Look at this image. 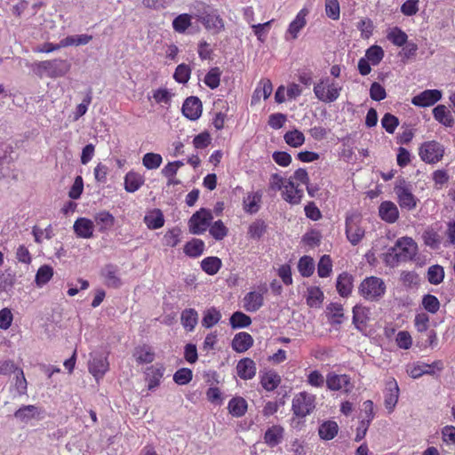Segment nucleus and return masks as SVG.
Here are the masks:
<instances>
[{
    "label": "nucleus",
    "mask_w": 455,
    "mask_h": 455,
    "mask_svg": "<svg viewBox=\"0 0 455 455\" xmlns=\"http://www.w3.org/2000/svg\"><path fill=\"white\" fill-rule=\"evenodd\" d=\"M422 238L424 243L431 249H438L440 247L441 236L434 228H427L422 235Z\"/></svg>",
    "instance_id": "52"
},
{
    "label": "nucleus",
    "mask_w": 455,
    "mask_h": 455,
    "mask_svg": "<svg viewBox=\"0 0 455 455\" xmlns=\"http://www.w3.org/2000/svg\"><path fill=\"white\" fill-rule=\"evenodd\" d=\"M213 216L210 210L201 208L188 220V229L193 235H201L210 227Z\"/></svg>",
    "instance_id": "10"
},
{
    "label": "nucleus",
    "mask_w": 455,
    "mask_h": 455,
    "mask_svg": "<svg viewBox=\"0 0 455 455\" xmlns=\"http://www.w3.org/2000/svg\"><path fill=\"white\" fill-rule=\"evenodd\" d=\"M145 183V178L140 172L130 171L124 176V189L128 193L138 191Z\"/></svg>",
    "instance_id": "27"
},
{
    "label": "nucleus",
    "mask_w": 455,
    "mask_h": 455,
    "mask_svg": "<svg viewBox=\"0 0 455 455\" xmlns=\"http://www.w3.org/2000/svg\"><path fill=\"white\" fill-rule=\"evenodd\" d=\"M74 232L79 238L89 239L93 236L94 223L87 218H78L73 225Z\"/></svg>",
    "instance_id": "22"
},
{
    "label": "nucleus",
    "mask_w": 455,
    "mask_h": 455,
    "mask_svg": "<svg viewBox=\"0 0 455 455\" xmlns=\"http://www.w3.org/2000/svg\"><path fill=\"white\" fill-rule=\"evenodd\" d=\"M89 372L99 381L109 370V363L107 355L98 353H92L88 363Z\"/></svg>",
    "instance_id": "13"
},
{
    "label": "nucleus",
    "mask_w": 455,
    "mask_h": 455,
    "mask_svg": "<svg viewBox=\"0 0 455 455\" xmlns=\"http://www.w3.org/2000/svg\"><path fill=\"white\" fill-rule=\"evenodd\" d=\"M283 140L290 147L299 148L305 143V135L299 130L293 129L285 132Z\"/></svg>",
    "instance_id": "44"
},
{
    "label": "nucleus",
    "mask_w": 455,
    "mask_h": 455,
    "mask_svg": "<svg viewBox=\"0 0 455 455\" xmlns=\"http://www.w3.org/2000/svg\"><path fill=\"white\" fill-rule=\"evenodd\" d=\"M192 25V16L188 13L178 15L172 20L173 30L177 33L183 34Z\"/></svg>",
    "instance_id": "48"
},
{
    "label": "nucleus",
    "mask_w": 455,
    "mask_h": 455,
    "mask_svg": "<svg viewBox=\"0 0 455 455\" xmlns=\"http://www.w3.org/2000/svg\"><path fill=\"white\" fill-rule=\"evenodd\" d=\"M445 154L444 146L437 140H427L420 144L419 156L427 164H435L442 161Z\"/></svg>",
    "instance_id": "7"
},
{
    "label": "nucleus",
    "mask_w": 455,
    "mask_h": 455,
    "mask_svg": "<svg viewBox=\"0 0 455 455\" xmlns=\"http://www.w3.org/2000/svg\"><path fill=\"white\" fill-rule=\"evenodd\" d=\"M164 369L163 367L148 369L147 373L148 387L152 390L160 385L161 379L164 376Z\"/></svg>",
    "instance_id": "50"
},
{
    "label": "nucleus",
    "mask_w": 455,
    "mask_h": 455,
    "mask_svg": "<svg viewBox=\"0 0 455 455\" xmlns=\"http://www.w3.org/2000/svg\"><path fill=\"white\" fill-rule=\"evenodd\" d=\"M193 378V372L188 368L179 369L173 375V380L178 385H187Z\"/></svg>",
    "instance_id": "62"
},
{
    "label": "nucleus",
    "mask_w": 455,
    "mask_h": 455,
    "mask_svg": "<svg viewBox=\"0 0 455 455\" xmlns=\"http://www.w3.org/2000/svg\"><path fill=\"white\" fill-rule=\"evenodd\" d=\"M267 225L261 219L252 221L248 227V236L253 240H259L267 232Z\"/></svg>",
    "instance_id": "41"
},
{
    "label": "nucleus",
    "mask_w": 455,
    "mask_h": 455,
    "mask_svg": "<svg viewBox=\"0 0 455 455\" xmlns=\"http://www.w3.org/2000/svg\"><path fill=\"white\" fill-rule=\"evenodd\" d=\"M203 112V106L198 97L191 96L185 100L182 105L183 115L191 121L200 118Z\"/></svg>",
    "instance_id": "17"
},
{
    "label": "nucleus",
    "mask_w": 455,
    "mask_h": 455,
    "mask_svg": "<svg viewBox=\"0 0 455 455\" xmlns=\"http://www.w3.org/2000/svg\"><path fill=\"white\" fill-rule=\"evenodd\" d=\"M281 376L274 370L260 371L259 383L267 392L274 391L281 384Z\"/></svg>",
    "instance_id": "21"
},
{
    "label": "nucleus",
    "mask_w": 455,
    "mask_h": 455,
    "mask_svg": "<svg viewBox=\"0 0 455 455\" xmlns=\"http://www.w3.org/2000/svg\"><path fill=\"white\" fill-rule=\"evenodd\" d=\"M326 387L331 391H342L343 393H350L354 386L351 378L347 374H337L329 372L326 376Z\"/></svg>",
    "instance_id": "12"
},
{
    "label": "nucleus",
    "mask_w": 455,
    "mask_h": 455,
    "mask_svg": "<svg viewBox=\"0 0 455 455\" xmlns=\"http://www.w3.org/2000/svg\"><path fill=\"white\" fill-rule=\"evenodd\" d=\"M229 323L232 329L245 328L251 325V319L246 314L236 311L231 315Z\"/></svg>",
    "instance_id": "47"
},
{
    "label": "nucleus",
    "mask_w": 455,
    "mask_h": 455,
    "mask_svg": "<svg viewBox=\"0 0 455 455\" xmlns=\"http://www.w3.org/2000/svg\"><path fill=\"white\" fill-rule=\"evenodd\" d=\"M53 276V268L49 265L41 266L35 276V283L37 287L45 285Z\"/></svg>",
    "instance_id": "46"
},
{
    "label": "nucleus",
    "mask_w": 455,
    "mask_h": 455,
    "mask_svg": "<svg viewBox=\"0 0 455 455\" xmlns=\"http://www.w3.org/2000/svg\"><path fill=\"white\" fill-rule=\"evenodd\" d=\"M444 270L440 265H433L427 270V280L431 284L437 285L443 281Z\"/></svg>",
    "instance_id": "56"
},
{
    "label": "nucleus",
    "mask_w": 455,
    "mask_h": 455,
    "mask_svg": "<svg viewBox=\"0 0 455 455\" xmlns=\"http://www.w3.org/2000/svg\"><path fill=\"white\" fill-rule=\"evenodd\" d=\"M362 224L363 216L360 212H347L345 220V233L347 240L352 245H357L365 235V229Z\"/></svg>",
    "instance_id": "5"
},
{
    "label": "nucleus",
    "mask_w": 455,
    "mask_h": 455,
    "mask_svg": "<svg viewBox=\"0 0 455 455\" xmlns=\"http://www.w3.org/2000/svg\"><path fill=\"white\" fill-rule=\"evenodd\" d=\"M394 191L399 206L407 211L414 210L419 203V199L414 196L412 185L404 179H399L395 181Z\"/></svg>",
    "instance_id": "6"
},
{
    "label": "nucleus",
    "mask_w": 455,
    "mask_h": 455,
    "mask_svg": "<svg viewBox=\"0 0 455 455\" xmlns=\"http://www.w3.org/2000/svg\"><path fill=\"white\" fill-rule=\"evenodd\" d=\"M387 38L395 45L403 46L406 44L408 36L401 28L395 27L387 33Z\"/></svg>",
    "instance_id": "57"
},
{
    "label": "nucleus",
    "mask_w": 455,
    "mask_h": 455,
    "mask_svg": "<svg viewBox=\"0 0 455 455\" xmlns=\"http://www.w3.org/2000/svg\"><path fill=\"white\" fill-rule=\"evenodd\" d=\"M133 356L138 363H150L155 360V353L148 345H142L135 347Z\"/></svg>",
    "instance_id": "39"
},
{
    "label": "nucleus",
    "mask_w": 455,
    "mask_h": 455,
    "mask_svg": "<svg viewBox=\"0 0 455 455\" xmlns=\"http://www.w3.org/2000/svg\"><path fill=\"white\" fill-rule=\"evenodd\" d=\"M33 72L42 77L58 78L66 76L71 68L67 60L53 59L48 60L36 61L31 66Z\"/></svg>",
    "instance_id": "1"
},
{
    "label": "nucleus",
    "mask_w": 455,
    "mask_h": 455,
    "mask_svg": "<svg viewBox=\"0 0 455 455\" xmlns=\"http://www.w3.org/2000/svg\"><path fill=\"white\" fill-rule=\"evenodd\" d=\"M264 303L263 293L259 291H249L243 299V307L247 312L258 311Z\"/></svg>",
    "instance_id": "24"
},
{
    "label": "nucleus",
    "mask_w": 455,
    "mask_h": 455,
    "mask_svg": "<svg viewBox=\"0 0 455 455\" xmlns=\"http://www.w3.org/2000/svg\"><path fill=\"white\" fill-rule=\"evenodd\" d=\"M385 282L377 276L364 278L359 285V294L368 301H379L386 293Z\"/></svg>",
    "instance_id": "4"
},
{
    "label": "nucleus",
    "mask_w": 455,
    "mask_h": 455,
    "mask_svg": "<svg viewBox=\"0 0 455 455\" xmlns=\"http://www.w3.org/2000/svg\"><path fill=\"white\" fill-rule=\"evenodd\" d=\"M42 414H43V411L39 407L33 405V404H28V405H22L20 408H19L14 412L13 416L18 421H20L21 423L28 424L33 419H35V420L42 419H43Z\"/></svg>",
    "instance_id": "16"
},
{
    "label": "nucleus",
    "mask_w": 455,
    "mask_h": 455,
    "mask_svg": "<svg viewBox=\"0 0 455 455\" xmlns=\"http://www.w3.org/2000/svg\"><path fill=\"white\" fill-rule=\"evenodd\" d=\"M332 271V262L329 255H323L321 257L318 266L317 274L320 277H328Z\"/></svg>",
    "instance_id": "60"
},
{
    "label": "nucleus",
    "mask_w": 455,
    "mask_h": 455,
    "mask_svg": "<svg viewBox=\"0 0 455 455\" xmlns=\"http://www.w3.org/2000/svg\"><path fill=\"white\" fill-rule=\"evenodd\" d=\"M399 387L397 381L394 378H390L386 382L384 392V404L388 413L394 411L399 399Z\"/></svg>",
    "instance_id": "15"
},
{
    "label": "nucleus",
    "mask_w": 455,
    "mask_h": 455,
    "mask_svg": "<svg viewBox=\"0 0 455 455\" xmlns=\"http://www.w3.org/2000/svg\"><path fill=\"white\" fill-rule=\"evenodd\" d=\"M248 409L246 400L242 396H235L230 399L228 404V412L235 418L243 417Z\"/></svg>",
    "instance_id": "31"
},
{
    "label": "nucleus",
    "mask_w": 455,
    "mask_h": 455,
    "mask_svg": "<svg viewBox=\"0 0 455 455\" xmlns=\"http://www.w3.org/2000/svg\"><path fill=\"white\" fill-rule=\"evenodd\" d=\"M163 157L157 153H146L142 157V164L148 170H156L161 166Z\"/></svg>",
    "instance_id": "54"
},
{
    "label": "nucleus",
    "mask_w": 455,
    "mask_h": 455,
    "mask_svg": "<svg viewBox=\"0 0 455 455\" xmlns=\"http://www.w3.org/2000/svg\"><path fill=\"white\" fill-rule=\"evenodd\" d=\"M204 242L199 238H193L184 245V253L190 258H198L204 251Z\"/></svg>",
    "instance_id": "36"
},
{
    "label": "nucleus",
    "mask_w": 455,
    "mask_h": 455,
    "mask_svg": "<svg viewBox=\"0 0 455 455\" xmlns=\"http://www.w3.org/2000/svg\"><path fill=\"white\" fill-rule=\"evenodd\" d=\"M144 222L149 229H158L164 225V217L161 210L154 209L144 217Z\"/></svg>",
    "instance_id": "37"
},
{
    "label": "nucleus",
    "mask_w": 455,
    "mask_h": 455,
    "mask_svg": "<svg viewBox=\"0 0 455 455\" xmlns=\"http://www.w3.org/2000/svg\"><path fill=\"white\" fill-rule=\"evenodd\" d=\"M102 275L108 286L113 288L120 287L121 279L117 275V267L116 266L107 265L103 269Z\"/></svg>",
    "instance_id": "42"
},
{
    "label": "nucleus",
    "mask_w": 455,
    "mask_h": 455,
    "mask_svg": "<svg viewBox=\"0 0 455 455\" xmlns=\"http://www.w3.org/2000/svg\"><path fill=\"white\" fill-rule=\"evenodd\" d=\"M342 88L338 84L331 82L329 78L321 79L314 86V93L315 97L325 103L335 101L340 94Z\"/></svg>",
    "instance_id": "9"
},
{
    "label": "nucleus",
    "mask_w": 455,
    "mask_h": 455,
    "mask_svg": "<svg viewBox=\"0 0 455 455\" xmlns=\"http://www.w3.org/2000/svg\"><path fill=\"white\" fill-rule=\"evenodd\" d=\"M369 320V309L363 306H355L353 308V323L358 330L365 328Z\"/></svg>",
    "instance_id": "40"
},
{
    "label": "nucleus",
    "mask_w": 455,
    "mask_h": 455,
    "mask_svg": "<svg viewBox=\"0 0 455 455\" xmlns=\"http://www.w3.org/2000/svg\"><path fill=\"white\" fill-rule=\"evenodd\" d=\"M443 93L437 89H427L411 99V103L419 108H427L435 105L442 99Z\"/></svg>",
    "instance_id": "14"
},
{
    "label": "nucleus",
    "mask_w": 455,
    "mask_h": 455,
    "mask_svg": "<svg viewBox=\"0 0 455 455\" xmlns=\"http://www.w3.org/2000/svg\"><path fill=\"white\" fill-rule=\"evenodd\" d=\"M399 124V120L396 116L390 113H387L381 119V125L387 132L392 134L395 132Z\"/></svg>",
    "instance_id": "64"
},
{
    "label": "nucleus",
    "mask_w": 455,
    "mask_h": 455,
    "mask_svg": "<svg viewBox=\"0 0 455 455\" xmlns=\"http://www.w3.org/2000/svg\"><path fill=\"white\" fill-rule=\"evenodd\" d=\"M190 67L187 64L182 63L177 66L173 74V78L177 83L185 84L190 79Z\"/></svg>",
    "instance_id": "58"
},
{
    "label": "nucleus",
    "mask_w": 455,
    "mask_h": 455,
    "mask_svg": "<svg viewBox=\"0 0 455 455\" xmlns=\"http://www.w3.org/2000/svg\"><path fill=\"white\" fill-rule=\"evenodd\" d=\"M421 305L430 314H436L440 309L439 299L431 294H426L422 298Z\"/></svg>",
    "instance_id": "59"
},
{
    "label": "nucleus",
    "mask_w": 455,
    "mask_h": 455,
    "mask_svg": "<svg viewBox=\"0 0 455 455\" xmlns=\"http://www.w3.org/2000/svg\"><path fill=\"white\" fill-rule=\"evenodd\" d=\"M180 323L187 331H193L198 323V313L194 308H186L181 312Z\"/></svg>",
    "instance_id": "34"
},
{
    "label": "nucleus",
    "mask_w": 455,
    "mask_h": 455,
    "mask_svg": "<svg viewBox=\"0 0 455 455\" xmlns=\"http://www.w3.org/2000/svg\"><path fill=\"white\" fill-rule=\"evenodd\" d=\"M222 72L220 68H212L205 75L204 82L212 90L220 86Z\"/></svg>",
    "instance_id": "53"
},
{
    "label": "nucleus",
    "mask_w": 455,
    "mask_h": 455,
    "mask_svg": "<svg viewBox=\"0 0 455 455\" xmlns=\"http://www.w3.org/2000/svg\"><path fill=\"white\" fill-rule=\"evenodd\" d=\"M418 251L416 242L409 236L399 238L395 246L389 250L386 256V261L391 266L396 265L400 261L411 259Z\"/></svg>",
    "instance_id": "2"
},
{
    "label": "nucleus",
    "mask_w": 455,
    "mask_h": 455,
    "mask_svg": "<svg viewBox=\"0 0 455 455\" xmlns=\"http://www.w3.org/2000/svg\"><path fill=\"white\" fill-rule=\"evenodd\" d=\"M273 91V85L269 79H262L259 82L251 96V105H257L261 99L267 100L269 98Z\"/></svg>",
    "instance_id": "23"
},
{
    "label": "nucleus",
    "mask_w": 455,
    "mask_h": 455,
    "mask_svg": "<svg viewBox=\"0 0 455 455\" xmlns=\"http://www.w3.org/2000/svg\"><path fill=\"white\" fill-rule=\"evenodd\" d=\"M284 428L280 425H273L264 434V443L269 447H275L283 439Z\"/></svg>",
    "instance_id": "26"
},
{
    "label": "nucleus",
    "mask_w": 455,
    "mask_h": 455,
    "mask_svg": "<svg viewBox=\"0 0 455 455\" xmlns=\"http://www.w3.org/2000/svg\"><path fill=\"white\" fill-rule=\"evenodd\" d=\"M221 317L222 315L217 307H211L209 308H206L203 312V317L201 320L202 326L206 329H210L214 325L218 324L221 320Z\"/></svg>",
    "instance_id": "33"
},
{
    "label": "nucleus",
    "mask_w": 455,
    "mask_h": 455,
    "mask_svg": "<svg viewBox=\"0 0 455 455\" xmlns=\"http://www.w3.org/2000/svg\"><path fill=\"white\" fill-rule=\"evenodd\" d=\"M336 288L340 296L350 295L353 289V276L347 272L340 274L337 278Z\"/></svg>",
    "instance_id": "35"
},
{
    "label": "nucleus",
    "mask_w": 455,
    "mask_h": 455,
    "mask_svg": "<svg viewBox=\"0 0 455 455\" xmlns=\"http://www.w3.org/2000/svg\"><path fill=\"white\" fill-rule=\"evenodd\" d=\"M339 427L335 421H326L319 427V435L323 440H331L338 434Z\"/></svg>",
    "instance_id": "49"
},
{
    "label": "nucleus",
    "mask_w": 455,
    "mask_h": 455,
    "mask_svg": "<svg viewBox=\"0 0 455 455\" xmlns=\"http://www.w3.org/2000/svg\"><path fill=\"white\" fill-rule=\"evenodd\" d=\"M434 118L445 127H451L454 124V119L451 112L445 105H437L433 109Z\"/></svg>",
    "instance_id": "32"
},
{
    "label": "nucleus",
    "mask_w": 455,
    "mask_h": 455,
    "mask_svg": "<svg viewBox=\"0 0 455 455\" xmlns=\"http://www.w3.org/2000/svg\"><path fill=\"white\" fill-rule=\"evenodd\" d=\"M379 216L383 221L393 224L399 219L398 207L392 201H384L379 206Z\"/></svg>",
    "instance_id": "19"
},
{
    "label": "nucleus",
    "mask_w": 455,
    "mask_h": 455,
    "mask_svg": "<svg viewBox=\"0 0 455 455\" xmlns=\"http://www.w3.org/2000/svg\"><path fill=\"white\" fill-rule=\"evenodd\" d=\"M298 269L302 276H311L315 270V263L313 259L309 256L301 257L298 263Z\"/></svg>",
    "instance_id": "55"
},
{
    "label": "nucleus",
    "mask_w": 455,
    "mask_h": 455,
    "mask_svg": "<svg viewBox=\"0 0 455 455\" xmlns=\"http://www.w3.org/2000/svg\"><path fill=\"white\" fill-rule=\"evenodd\" d=\"M315 408V396L306 391L294 395L291 402V411L294 416L305 419L311 414Z\"/></svg>",
    "instance_id": "8"
},
{
    "label": "nucleus",
    "mask_w": 455,
    "mask_h": 455,
    "mask_svg": "<svg viewBox=\"0 0 455 455\" xmlns=\"http://www.w3.org/2000/svg\"><path fill=\"white\" fill-rule=\"evenodd\" d=\"M282 198L290 204H299L304 196V191L292 180H287V184L282 192Z\"/></svg>",
    "instance_id": "18"
},
{
    "label": "nucleus",
    "mask_w": 455,
    "mask_h": 455,
    "mask_svg": "<svg viewBox=\"0 0 455 455\" xmlns=\"http://www.w3.org/2000/svg\"><path fill=\"white\" fill-rule=\"evenodd\" d=\"M261 194L259 192L248 193L243 200V208L247 213H256L259 210Z\"/></svg>",
    "instance_id": "38"
},
{
    "label": "nucleus",
    "mask_w": 455,
    "mask_h": 455,
    "mask_svg": "<svg viewBox=\"0 0 455 455\" xmlns=\"http://www.w3.org/2000/svg\"><path fill=\"white\" fill-rule=\"evenodd\" d=\"M182 231L180 228L174 227L167 230L164 235V244L168 247L177 246L181 240Z\"/></svg>",
    "instance_id": "51"
},
{
    "label": "nucleus",
    "mask_w": 455,
    "mask_h": 455,
    "mask_svg": "<svg viewBox=\"0 0 455 455\" xmlns=\"http://www.w3.org/2000/svg\"><path fill=\"white\" fill-rule=\"evenodd\" d=\"M228 228L221 220L215 221L209 229L211 235L216 240H222L228 235Z\"/></svg>",
    "instance_id": "63"
},
{
    "label": "nucleus",
    "mask_w": 455,
    "mask_h": 455,
    "mask_svg": "<svg viewBox=\"0 0 455 455\" xmlns=\"http://www.w3.org/2000/svg\"><path fill=\"white\" fill-rule=\"evenodd\" d=\"M384 57V51L379 45H372L366 50L365 58L371 61L372 65H378Z\"/></svg>",
    "instance_id": "61"
},
{
    "label": "nucleus",
    "mask_w": 455,
    "mask_h": 455,
    "mask_svg": "<svg viewBox=\"0 0 455 455\" xmlns=\"http://www.w3.org/2000/svg\"><path fill=\"white\" fill-rule=\"evenodd\" d=\"M195 17L200 21L206 30L213 34H219L225 29L224 20L218 11L211 5L201 3L196 7Z\"/></svg>",
    "instance_id": "3"
},
{
    "label": "nucleus",
    "mask_w": 455,
    "mask_h": 455,
    "mask_svg": "<svg viewBox=\"0 0 455 455\" xmlns=\"http://www.w3.org/2000/svg\"><path fill=\"white\" fill-rule=\"evenodd\" d=\"M235 369L237 376L243 380L251 379L256 376V363L249 357L239 360Z\"/></svg>",
    "instance_id": "20"
},
{
    "label": "nucleus",
    "mask_w": 455,
    "mask_h": 455,
    "mask_svg": "<svg viewBox=\"0 0 455 455\" xmlns=\"http://www.w3.org/2000/svg\"><path fill=\"white\" fill-rule=\"evenodd\" d=\"M444 365L442 360H436L432 363L418 362L408 366L407 372L413 378L418 379L423 375H435L443 370Z\"/></svg>",
    "instance_id": "11"
},
{
    "label": "nucleus",
    "mask_w": 455,
    "mask_h": 455,
    "mask_svg": "<svg viewBox=\"0 0 455 455\" xmlns=\"http://www.w3.org/2000/svg\"><path fill=\"white\" fill-rule=\"evenodd\" d=\"M94 221L101 233L108 232L115 225V217L107 211H101L95 214Z\"/></svg>",
    "instance_id": "30"
},
{
    "label": "nucleus",
    "mask_w": 455,
    "mask_h": 455,
    "mask_svg": "<svg viewBox=\"0 0 455 455\" xmlns=\"http://www.w3.org/2000/svg\"><path fill=\"white\" fill-rule=\"evenodd\" d=\"M253 338L245 331L238 332L232 339L231 347L237 353H244L253 345Z\"/></svg>",
    "instance_id": "25"
},
{
    "label": "nucleus",
    "mask_w": 455,
    "mask_h": 455,
    "mask_svg": "<svg viewBox=\"0 0 455 455\" xmlns=\"http://www.w3.org/2000/svg\"><path fill=\"white\" fill-rule=\"evenodd\" d=\"M307 14L308 10L303 8L297 13L295 19L290 23L287 33L291 35L292 39H296L299 31L306 26V17Z\"/></svg>",
    "instance_id": "28"
},
{
    "label": "nucleus",
    "mask_w": 455,
    "mask_h": 455,
    "mask_svg": "<svg viewBox=\"0 0 455 455\" xmlns=\"http://www.w3.org/2000/svg\"><path fill=\"white\" fill-rule=\"evenodd\" d=\"M326 311L331 323L339 324L342 323L344 314L343 306L340 303H330L326 307Z\"/></svg>",
    "instance_id": "45"
},
{
    "label": "nucleus",
    "mask_w": 455,
    "mask_h": 455,
    "mask_svg": "<svg viewBox=\"0 0 455 455\" xmlns=\"http://www.w3.org/2000/svg\"><path fill=\"white\" fill-rule=\"evenodd\" d=\"M306 303L309 307H321L324 295L323 291L317 286H309L305 295Z\"/></svg>",
    "instance_id": "29"
},
{
    "label": "nucleus",
    "mask_w": 455,
    "mask_h": 455,
    "mask_svg": "<svg viewBox=\"0 0 455 455\" xmlns=\"http://www.w3.org/2000/svg\"><path fill=\"white\" fill-rule=\"evenodd\" d=\"M221 266V259L214 256L206 257L201 261L202 269L210 275L217 274Z\"/></svg>",
    "instance_id": "43"
}]
</instances>
